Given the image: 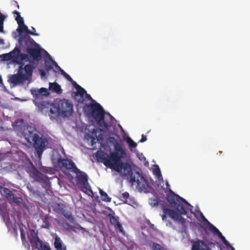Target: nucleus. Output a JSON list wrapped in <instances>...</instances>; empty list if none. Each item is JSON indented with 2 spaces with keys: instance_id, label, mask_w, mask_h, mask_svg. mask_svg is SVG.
<instances>
[{
  "instance_id": "09e8293b",
  "label": "nucleus",
  "mask_w": 250,
  "mask_h": 250,
  "mask_svg": "<svg viewBox=\"0 0 250 250\" xmlns=\"http://www.w3.org/2000/svg\"><path fill=\"white\" fill-rule=\"evenodd\" d=\"M150 227L151 229H155V226L153 224H151L150 225Z\"/></svg>"
},
{
  "instance_id": "b1692460",
  "label": "nucleus",
  "mask_w": 250,
  "mask_h": 250,
  "mask_svg": "<svg viewBox=\"0 0 250 250\" xmlns=\"http://www.w3.org/2000/svg\"><path fill=\"white\" fill-rule=\"evenodd\" d=\"M20 53V49L18 48H15L12 51L10 52L11 54V60L13 62H18V58L19 56V53Z\"/></svg>"
},
{
  "instance_id": "4be33fe9",
  "label": "nucleus",
  "mask_w": 250,
  "mask_h": 250,
  "mask_svg": "<svg viewBox=\"0 0 250 250\" xmlns=\"http://www.w3.org/2000/svg\"><path fill=\"white\" fill-rule=\"evenodd\" d=\"M13 126L21 131H22L25 127L24 120L22 119H18L13 123Z\"/></svg>"
},
{
  "instance_id": "bb28decb",
  "label": "nucleus",
  "mask_w": 250,
  "mask_h": 250,
  "mask_svg": "<svg viewBox=\"0 0 250 250\" xmlns=\"http://www.w3.org/2000/svg\"><path fill=\"white\" fill-rule=\"evenodd\" d=\"M13 13L17 15L15 20L17 21L18 26L20 27L21 25H23V24H24V20L23 18L21 16L20 13L17 11H14Z\"/></svg>"
},
{
  "instance_id": "2f4dec72",
  "label": "nucleus",
  "mask_w": 250,
  "mask_h": 250,
  "mask_svg": "<svg viewBox=\"0 0 250 250\" xmlns=\"http://www.w3.org/2000/svg\"><path fill=\"white\" fill-rule=\"evenodd\" d=\"M63 215L65 218L69 220L70 222L75 223L76 222L75 219L72 214L69 212L63 213Z\"/></svg>"
},
{
  "instance_id": "a211bd4d",
  "label": "nucleus",
  "mask_w": 250,
  "mask_h": 250,
  "mask_svg": "<svg viewBox=\"0 0 250 250\" xmlns=\"http://www.w3.org/2000/svg\"><path fill=\"white\" fill-rule=\"evenodd\" d=\"M191 250H210L202 240H198L193 243Z\"/></svg>"
},
{
  "instance_id": "c03bdc74",
  "label": "nucleus",
  "mask_w": 250,
  "mask_h": 250,
  "mask_svg": "<svg viewBox=\"0 0 250 250\" xmlns=\"http://www.w3.org/2000/svg\"><path fill=\"white\" fill-rule=\"evenodd\" d=\"M146 140H147L146 137L145 135H144V134H143L142 135V138L140 140V142L143 143V142L146 141Z\"/></svg>"
},
{
  "instance_id": "9d476101",
  "label": "nucleus",
  "mask_w": 250,
  "mask_h": 250,
  "mask_svg": "<svg viewBox=\"0 0 250 250\" xmlns=\"http://www.w3.org/2000/svg\"><path fill=\"white\" fill-rule=\"evenodd\" d=\"M42 112L44 109H46L47 111L49 112V116L50 118H54L58 114L57 104H50L49 103L45 101H42L37 103L36 104Z\"/></svg>"
},
{
  "instance_id": "2eb2a0df",
  "label": "nucleus",
  "mask_w": 250,
  "mask_h": 250,
  "mask_svg": "<svg viewBox=\"0 0 250 250\" xmlns=\"http://www.w3.org/2000/svg\"><path fill=\"white\" fill-rule=\"evenodd\" d=\"M31 93L36 100L42 99L44 96H47L49 94L47 89L44 87H42L40 89H31Z\"/></svg>"
},
{
  "instance_id": "9b49d317",
  "label": "nucleus",
  "mask_w": 250,
  "mask_h": 250,
  "mask_svg": "<svg viewBox=\"0 0 250 250\" xmlns=\"http://www.w3.org/2000/svg\"><path fill=\"white\" fill-rule=\"evenodd\" d=\"M131 183L132 185H136L137 188L141 191L147 192L149 188L147 181L138 172H136L134 182Z\"/></svg>"
},
{
  "instance_id": "7c9ffc66",
  "label": "nucleus",
  "mask_w": 250,
  "mask_h": 250,
  "mask_svg": "<svg viewBox=\"0 0 250 250\" xmlns=\"http://www.w3.org/2000/svg\"><path fill=\"white\" fill-rule=\"evenodd\" d=\"M99 192L102 200L105 202H110L111 201V198L108 197L106 192L103 191L102 189H100Z\"/></svg>"
},
{
  "instance_id": "58836bf2",
  "label": "nucleus",
  "mask_w": 250,
  "mask_h": 250,
  "mask_svg": "<svg viewBox=\"0 0 250 250\" xmlns=\"http://www.w3.org/2000/svg\"><path fill=\"white\" fill-rule=\"evenodd\" d=\"M166 209H169L167 208H163V212H164V214L163 215H162V218L163 220L166 219V218L167 217V215H168L169 216V214L168 213H166Z\"/></svg>"
},
{
  "instance_id": "f03ea898",
  "label": "nucleus",
  "mask_w": 250,
  "mask_h": 250,
  "mask_svg": "<svg viewBox=\"0 0 250 250\" xmlns=\"http://www.w3.org/2000/svg\"><path fill=\"white\" fill-rule=\"evenodd\" d=\"M122 155L117 156L116 160L113 159L107 160L104 162V165L111 169L120 173L123 177H125L129 183H133L135 181L136 172L133 173L130 165L128 163H123L121 159L126 157V153L121 156Z\"/></svg>"
},
{
  "instance_id": "4468645a",
  "label": "nucleus",
  "mask_w": 250,
  "mask_h": 250,
  "mask_svg": "<svg viewBox=\"0 0 250 250\" xmlns=\"http://www.w3.org/2000/svg\"><path fill=\"white\" fill-rule=\"evenodd\" d=\"M32 231L33 232L31 234V238L29 240L30 243L35 249L40 250V248H42L44 245H43L42 241L39 239L38 234L35 232L34 230H32Z\"/></svg>"
},
{
  "instance_id": "a878e982",
  "label": "nucleus",
  "mask_w": 250,
  "mask_h": 250,
  "mask_svg": "<svg viewBox=\"0 0 250 250\" xmlns=\"http://www.w3.org/2000/svg\"><path fill=\"white\" fill-rule=\"evenodd\" d=\"M50 60L52 61V63L56 66H58V67H59V68L61 69V74L69 82V81H73V79L72 78L67 74L66 73L64 70H63L59 66H58V65H57V63L55 62L54 61L52 58H51V57L50 56Z\"/></svg>"
},
{
  "instance_id": "e433bc0d",
  "label": "nucleus",
  "mask_w": 250,
  "mask_h": 250,
  "mask_svg": "<svg viewBox=\"0 0 250 250\" xmlns=\"http://www.w3.org/2000/svg\"><path fill=\"white\" fill-rule=\"evenodd\" d=\"M127 142H128V145L130 147H136L137 146V144L135 142H134L132 140H131V139H129L127 141Z\"/></svg>"
},
{
  "instance_id": "864d4df0",
  "label": "nucleus",
  "mask_w": 250,
  "mask_h": 250,
  "mask_svg": "<svg viewBox=\"0 0 250 250\" xmlns=\"http://www.w3.org/2000/svg\"><path fill=\"white\" fill-rule=\"evenodd\" d=\"M0 43L1 44L4 43L3 40L2 39H0Z\"/></svg>"
},
{
  "instance_id": "473e14b6",
  "label": "nucleus",
  "mask_w": 250,
  "mask_h": 250,
  "mask_svg": "<svg viewBox=\"0 0 250 250\" xmlns=\"http://www.w3.org/2000/svg\"><path fill=\"white\" fill-rule=\"evenodd\" d=\"M152 249L153 250H167L160 245L155 243H152Z\"/></svg>"
},
{
  "instance_id": "393cba45",
  "label": "nucleus",
  "mask_w": 250,
  "mask_h": 250,
  "mask_svg": "<svg viewBox=\"0 0 250 250\" xmlns=\"http://www.w3.org/2000/svg\"><path fill=\"white\" fill-rule=\"evenodd\" d=\"M20 232L22 245L25 248H29L30 246L28 243V242L26 240L25 233L24 229H21Z\"/></svg>"
},
{
  "instance_id": "6e6d98bb",
  "label": "nucleus",
  "mask_w": 250,
  "mask_h": 250,
  "mask_svg": "<svg viewBox=\"0 0 250 250\" xmlns=\"http://www.w3.org/2000/svg\"><path fill=\"white\" fill-rule=\"evenodd\" d=\"M15 2L16 3V4H17V7L18 8H19V5H18V2L17 1H15Z\"/></svg>"
},
{
  "instance_id": "cd10ccee",
  "label": "nucleus",
  "mask_w": 250,
  "mask_h": 250,
  "mask_svg": "<svg viewBox=\"0 0 250 250\" xmlns=\"http://www.w3.org/2000/svg\"><path fill=\"white\" fill-rule=\"evenodd\" d=\"M223 242L225 245H226L228 249H231L232 250H235L233 247L229 243V242L226 239L225 237L222 235V233L218 236Z\"/></svg>"
},
{
  "instance_id": "1a4fd4ad",
  "label": "nucleus",
  "mask_w": 250,
  "mask_h": 250,
  "mask_svg": "<svg viewBox=\"0 0 250 250\" xmlns=\"http://www.w3.org/2000/svg\"><path fill=\"white\" fill-rule=\"evenodd\" d=\"M74 173L77 174L76 179L78 184L81 185L86 190L89 191L92 193L93 191L91 189V187L88 182L87 175L80 169L78 171H74Z\"/></svg>"
},
{
  "instance_id": "39448f33",
  "label": "nucleus",
  "mask_w": 250,
  "mask_h": 250,
  "mask_svg": "<svg viewBox=\"0 0 250 250\" xmlns=\"http://www.w3.org/2000/svg\"><path fill=\"white\" fill-rule=\"evenodd\" d=\"M20 43L24 42L26 46V51L30 57L34 61H39L42 59V53L40 45L28 36H21L19 39Z\"/></svg>"
},
{
  "instance_id": "603ef678",
  "label": "nucleus",
  "mask_w": 250,
  "mask_h": 250,
  "mask_svg": "<svg viewBox=\"0 0 250 250\" xmlns=\"http://www.w3.org/2000/svg\"><path fill=\"white\" fill-rule=\"evenodd\" d=\"M33 31V32L36 33V30H35V28H34L33 27H32V31Z\"/></svg>"
},
{
  "instance_id": "49530a36",
  "label": "nucleus",
  "mask_w": 250,
  "mask_h": 250,
  "mask_svg": "<svg viewBox=\"0 0 250 250\" xmlns=\"http://www.w3.org/2000/svg\"><path fill=\"white\" fill-rule=\"evenodd\" d=\"M201 217L202 218V219L204 221L208 222V221L207 220V219L205 218V217L204 216L202 212H201Z\"/></svg>"
},
{
  "instance_id": "37998d69",
  "label": "nucleus",
  "mask_w": 250,
  "mask_h": 250,
  "mask_svg": "<svg viewBox=\"0 0 250 250\" xmlns=\"http://www.w3.org/2000/svg\"><path fill=\"white\" fill-rule=\"evenodd\" d=\"M40 250H51L50 247L46 245H44L42 248H40Z\"/></svg>"
},
{
  "instance_id": "6e6552de",
  "label": "nucleus",
  "mask_w": 250,
  "mask_h": 250,
  "mask_svg": "<svg viewBox=\"0 0 250 250\" xmlns=\"http://www.w3.org/2000/svg\"><path fill=\"white\" fill-rule=\"evenodd\" d=\"M58 115L62 117H69L73 113V104L66 99H59L57 103Z\"/></svg>"
},
{
  "instance_id": "6ab92c4d",
  "label": "nucleus",
  "mask_w": 250,
  "mask_h": 250,
  "mask_svg": "<svg viewBox=\"0 0 250 250\" xmlns=\"http://www.w3.org/2000/svg\"><path fill=\"white\" fill-rule=\"evenodd\" d=\"M32 175L35 180L38 182L46 183L48 180L46 175L42 173L37 170H35L33 171L32 172Z\"/></svg>"
},
{
  "instance_id": "f3484780",
  "label": "nucleus",
  "mask_w": 250,
  "mask_h": 250,
  "mask_svg": "<svg viewBox=\"0 0 250 250\" xmlns=\"http://www.w3.org/2000/svg\"><path fill=\"white\" fill-rule=\"evenodd\" d=\"M108 217L109 218L110 223L114 226L115 229L119 230L120 232L124 233L125 232L123 227L119 221V217L113 216L110 214H109Z\"/></svg>"
},
{
  "instance_id": "423d86ee",
  "label": "nucleus",
  "mask_w": 250,
  "mask_h": 250,
  "mask_svg": "<svg viewBox=\"0 0 250 250\" xmlns=\"http://www.w3.org/2000/svg\"><path fill=\"white\" fill-rule=\"evenodd\" d=\"M107 140L109 143L114 146L115 151L110 152L109 155L105 153L102 152L99 156H97L98 157H99V158L102 159V161L103 163L104 162H105L107 160L113 159L116 160L117 158V156L122 155L121 156L123 157V155L125 153L124 149L122 147L120 144L114 137H109Z\"/></svg>"
},
{
  "instance_id": "13d9d810",
  "label": "nucleus",
  "mask_w": 250,
  "mask_h": 250,
  "mask_svg": "<svg viewBox=\"0 0 250 250\" xmlns=\"http://www.w3.org/2000/svg\"><path fill=\"white\" fill-rule=\"evenodd\" d=\"M45 65L47 66V62H45Z\"/></svg>"
},
{
  "instance_id": "ddd939ff",
  "label": "nucleus",
  "mask_w": 250,
  "mask_h": 250,
  "mask_svg": "<svg viewBox=\"0 0 250 250\" xmlns=\"http://www.w3.org/2000/svg\"><path fill=\"white\" fill-rule=\"evenodd\" d=\"M58 165L66 169L69 170L72 172L74 171H78L79 169L77 167L75 163L70 159H62L60 158L58 159Z\"/></svg>"
},
{
  "instance_id": "ea45409f",
  "label": "nucleus",
  "mask_w": 250,
  "mask_h": 250,
  "mask_svg": "<svg viewBox=\"0 0 250 250\" xmlns=\"http://www.w3.org/2000/svg\"><path fill=\"white\" fill-rule=\"evenodd\" d=\"M5 16L1 14L0 12V24H3V22L5 19Z\"/></svg>"
},
{
  "instance_id": "f257e3e1",
  "label": "nucleus",
  "mask_w": 250,
  "mask_h": 250,
  "mask_svg": "<svg viewBox=\"0 0 250 250\" xmlns=\"http://www.w3.org/2000/svg\"><path fill=\"white\" fill-rule=\"evenodd\" d=\"M172 194L167 196V201L171 206L174 208L179 213L172 209H166V213L169 214V217L174 220L177 221L182 224L185 223V219L181 215H186L187 212L181 201L192 208V207L184 198L178 195L175 194L172 191Z\"/></svg>"
},
{
  "instance_id": "de8ad7c7",
  "label": "nucleus",
  "mask_w": 250,
  "mask_h": 250,
  "mask_svg": "<svg viewBox=\"0 0 250 250\" xmlns=\"http://www.w3.org/2000/svg\"><path fill=\"white\" fill-rule=\"evenodd\" d=\"M0 32H3V24H0Z\"/></svg>"
},
{
  "instance_id": "f8f14e48",
  "label": "nucleus",
  "mask_w": 250,
  "mask_h": 250,
  "mask_svg": "<svg viewBox=\"0 0 250 250\" xmlns=\"http://www.w3.org/2000/svg\"><path fill=\"white\" fill-rule=\"evenodd\" d=\"M70 82L77 90V91L72 93V96L78 103L83 104L84 102V94L85 93V89L79 85L75 81L73 80V81Z\"/></svg>"
},
{
  "instance_id": "a18cd8bd",
  "label": "nucleus",
  "mask_w": 250,
  "mask_h": 250,
  "mask_svg": "<svg viewBox=\"0 0 250 250\" xmlns=\"http://www.w3.org/2000/svg\"><path fill=\"white\" fill-rule=\"evenodd\" d=\"M68 229H70V230H72L75 232L76 231V227L71 226L69 225H68Z\"/></svg>"
},
{
  "instance_id": "c9c22d12",
  "label": "nucleus",
  "mask_w": 250,
  "mask_h": 250,
  "mask_svg": "<svg viewBox=\"0 0 250 250\" xmlns=\"http://www.w3.org/2000/svg\"><path fill=\"white\" fill-rule=\"evenodd\" d=\"M11 54L12 53H7V54H4L2 55V57H3V60H11Z\"/></svg>"
},
{
  "instance_id": "0eeeda50",
  "label": "nucleus",
  "mask_w": 250,
  "mask_h": 250,
  "mask_svg": "<svg viewBox=\"0 0 250 250\" xmlns=\"http://www.w3.org/2000/svg\"><path fill=\"white\" fill-rule=\"evenodd\" d=\"M29 136H25L26 139L28 142L32 140L33 142V146L37 152V155L40 158L45 149L47 140L46 138H43L37 133L34 134L30 131H29Z\"/></svg>"
},
{
  "instance_id": "72a5a7b5",
  "label": "nucleus",
  "mask_w": 250,
  "mask_h": 250,
  "mask_svg": "<svg viewBox=\"0 0 250 250\" xmlns=\"http://www.w3.org/2000/svg\"><path fill=\"white\" fill-rule=\"evenodd\" d=\"M153 173L158 178H159L160 176L162 177L160 169L157 165H156L155 168H154Z\"/></svg>"
},
{
  "instance_id": "f704fd0d",
  "label": "nucleus",
  "mask_w": 250,
  "mask_h": 250,
  "mask_svg": "<svg viewBox=\"0 0 250 250\" xmlns=\"http://www.w3.org/2000/svg\"><path fill=\"white\" fill-rule=\"evenodd\" d=\"M129 194L127 192H125L123 193L122 195L121 198H122V200L123 201H124L125 202H126L127 199L129 198Z\"/></svg>"
},
{
  "instance_id": "a19ab883",
  "label": "nucleus",
  "mask_w": 250,
  "mask_h": 250,
  "mask_svg": "<svg viewBox=\"0 0 250 250\" xmlns=\"http://www.w3.org/2000/svg\"><path fill=\"white\" fill-rule=\"evenodd\" d=\"M84 95L85 96V99H86L89 101H93V99L92 98L91 96L89 94H87L86 93V91H85V93H84Z\"/></svg>"
},
{
  "instance_id": "c85d7f7f",
  "label": "nucleus",
  "mask_w": 250,
  "mask_h": 250,
  "mask_svg": "<svg viewBox=\"0 0 250 250\" xmlns=\"http://www.w3.org/2000/svg\"><path fill=\"white\" fill-rule=\"evenodd\" d=\"M28 54H23L21 53L20 51L19 53V56L18 58V62H17L18 63L20 64V65H22V63L23 64V63L22 62L23 60L28 59Z\"/></svg>"
},
{
  "instance_id": "7ed1b4c3",
  "label": "nucleus",
  "mask_w": 250,
  "mask_h": 250,
  "mask_svg": "<svg viewBox=\"0 0 250 250\" xmlns=\"http://www.w3.org/2000/svg\"><path fill=\"white\" fill-rule=\"evenodd\" d=\"M83 109L94 119L101 131L108 129L110 124L104 121V111L99 103L86 104Z\"/></svg>"
},
{
  "instance_id": "3c124183",
  "label": "nucleus",
  "mask_w": 250,
  "mask_h": 250,
  "mask_svg": "<svg viewBox=\"0 0 250 250\" xmlns=\"http://www.w3.org/2000/svg\"><path fill=\"white\" fill-rule=\"evenodd\" d=\"M45 72H44V71H42V72H41V76H44V75H45Z\"/></svg>"
},
{
  "instance_id": "4d7b16f0",
  "label": "nucleus",
  "mask_w": 250,
  "mask_h": 250,
  "mask_svg": "<svg viewBox=\"0 0 250 250\" xmlns=\"http://www.w3.org/2000/svg\"><path fill=\"white\" fill-rule=\"evenodd\" d=\"M52 68H53V67H52L51 66H49L48 67V69H52Z\"/></svg>"
},
{
  "instance_id": "4c0bfd02",
  "label": "nucleus",
  "mask_w": 250,
  "mask_h": 250,
  "mask_svg": "<svg viewBox=\"0 0 250 250\" xmlns=\"http://www.w3.org/2000/svg\"><path fill=\"white\" fill-rule=\"evenodd\" d=\"M25 209L29 215H31L33 214V207L32 206H24Z\"/></svg>"
},
{
  "instance_id": "5fc2aeb1",
  "label": "nucleus",
  "mask_w": 250,
  "mask_h": 250,
  "mask_svg": "<svg viewBox=\"0 0 250 250\" xmlns=\"http://www.w3.org/2000/svg\"><path fill=\"white\" fill-rule=\"evenodd\" d=\"M2 84V79L1 77L0 76V84Z\"/></svg>"
},
{
  "instance_id": "8fccbe9b",
  "label": "nucleus",
  "mask_w": 250,
  "mask_h": 250,
  "mask_svg": "<svg viewBox=\"0 0 250 250\" xmlns=\"http://www.w3.org/2000/svg\"><path fill=\"white\" fill-rule=\"evenodd\" d=\"M78 226H79V228L81 229V230H84V228H83V227H82V226H81V225H80L79 224H78L77 225Z\"/></svg>"
},
{
  "instance_id": "5701e85b",
  "label": "nucleus",
  "mask_w": 250,
  "mask_h": 250,
  "mask_svg": "<svg viewBox=\"0 0 250 250\" xmlns=\"http://www.w3.org/2000/svg\"><path fill=\"white\" fill-rule=\"evenodd\" d=\"M49 89L57 93H60L62 91L61 86L56 83H50Z\"/></svg>"
},
{
  "instance_id": "20e7f679",
  "label": "nucleus",
  "mask_w": 250,
  "mask_h": 250,
  "mask_svg": "<svg viewBox=\"0 0 250 250\" xmlns=\"http://www.w3.org/2000/svg\"><path fill=\"white\" fill-rule=\"evenodd\" d=\"M22 63L20 65L18 73L9 76L8 81L13 85H17L23 83L26 81H30L32 79L34 67L30 64L25 65L23 67Z\"/></svg>"
},
{
  "instance_id": "79ce46f5",
  "label": "nucleus",
  "mask_w": 250,
  "mask_h": 250,
  "mask_svg": "<svg viewBox=\"0 0 250 250\" xmlns=\"http://www.w3.org/2000/svg\"><path fill=\"white\" fill-rule=\"evenodd\" d=\"M56 205L57 207L56 208L57 210L60 211L62 212L64 211L63 208H62V207L59 204H58Z\"/></svg>"
},
{
  "instance_id": "c756f323",
  "label": "nucleus",
  "mask_w": 250,
  "mask_h": 250,
  "mask_svg": "<svg viewBox=\"0 0 250 250\" xmlns=\"http://www.w3.org/2000/svg\"><path fill=\"white\" fill-rule=\"evenodd\" d=\"M208 223L209 224V229L212 232V233L214 235H217L218 236L221 233V232L219 230V229L217 228H216L213 225H212L208 222Z\"/></svg>"
},
{
  "instance_id": "412c9836",
  "label": "nucleus",
  "mask_w": 250,
  "mask_h": 250,
  "mask_svg": "<svg viewBox=\"0 0 250 250\" xmlns=\"http://www.w3.org/2000/svg\"><path fill=\"white\" fill-rule=\"evenodd\" d=\"M54 245L56 250H67L65 246L62 247V241L58 236H56L55 238Z\"/></svg>"
},
{
  "instance_id": "aec40b11",
  "label": "nucleus",
  "mask_w": 250,
  "mask_h": 250,
  "mask_svg": "<svg viewBox=\"0 0 250 250\" xmlns=\"http://www.w3.org/2000/svg\"><path fill=\"white\" fill-rule=\"evenodd\" d=\"M17 31L20 33H21L23 32H26L28 34H30L33 36H39V34L35 33L33 31H31V30H29L28 27L23 24V25H21V26H18V28L17 29Z\"/></svg>"
},
{
  "instance_id": "dca6fc26",
  "label": "nucleus",
  "mask_w": 250,
  "mask_h": 250,
  "mask_svg": "<svg viewBox=\"0 0 250 250\" xmlns=\"http://www.w3.org/2000/svg\"><path fill=\"white\" fill-rule=\"evenodd\" d=\"M0 192L2 196L7 199L12 200L16 203L18 202V198L9 189L3 187Z\"/></svg>"
}]
</instances>
